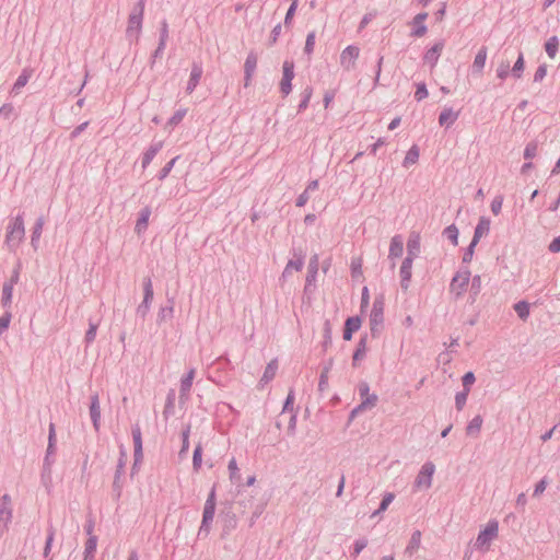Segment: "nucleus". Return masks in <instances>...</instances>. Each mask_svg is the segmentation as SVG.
Wrapping results in <instances>:
<instances>
[{"instance_id":"obj_1","label":"nucleus","mask_w":560,"mask_h":560,"mask_svg":"<svg viewBox=\"0 0 560 560\" xmlns=\"http://www.w3.org/2000/svg\"><path fill=\"white\" fill-rule=\"evenodd\" d=\"M24 236V218L23 214H18L7 225L5 244L11 250H15L23 242Z\"/></svg>"},{"instance_id":"obj_2","label":"nucleus","mask_w":560,"mask_h":560,"mask_svg":"<svg viewBox=\"0 0 560 560\" xmlns=\"http://www.w3.org/2000/svg\"><path fill=\"white\" fill-rule=\"evenodd\" d=\"M499 523L495 520L489 521L486 526L479 532L475 547L480 551H488L490 544L498 537Z\"/></svg>"},{"instance_id":"obj_3","label":"nucleus","mask_w":560,"mask_h":560,"mask_svg":"<svg viewBox=\"0 0 560 560\" xmlns=\"http://www.w3.org/2000/svg\"><path fill=\"white\" fill-rule=\"evenodd\" d=\"M144 1L140 0L137 7L129 13L126 34L128 37H138L142 30Z\"/></svg>"},{"instance_id":"obj_4","label":"nucleus","mask_w":560,"mask_h":560,"mask_svg":"<svg viewBox=\"0 0 560 560\" xmlns=\"http://www.w3.org/2000/svg\"><path fill=\"white\" fill-rule=\"evenodd\" d=\"M471 273L468 268L459 269L450 283V292L456 298L462 296L468 289Z\"/></svg>"},{"instance_id":"obj_5","label":"nucleus","mask_w":560,"mask_h":560,"mask_svg":"<svg viewBox=\"0 0 560 560\" xmlns=\"http://www.w3.org/2000/svg\"><path fill=\"white\" fill-rule=\"evenodd\" d=\"M12 498L10 494L4 493L0 497V538L9 529V525L12 522Z\"/></svg>"},{"instance_id":"obj_6","label":"nucleus","mask_w":560,"mask_h":560,"mask_svg":"<svg viewBox=\"0 0 560 560\" xmlns=\"http://www.w3.org/2000/svg\"><path fill=\"white\" fill-rule=\"evenodd\" d=\"M215 505H217V498H215V488H212L203 506V513H202V522L199 529V534L205 532L206 534L209 533L210 525L214 518L215 513Z\"/></svg>"},{"instance_id":"obj_7","label":"nucleus","mask_w":560,"mask_h":560,"mask_svg":"<svg viewBox=\"0 0 560 560\" xmlns=\"http://www.w3.org/2000/svg\"><path fill=\"white\" fill-rule=\"evenodd\" d=\"M434 471L435 466L432 462L424 463L416 477L415 487L417 489H429L432 486Z\"/></svg>"},{"instance_id":"obj_8","label":"nucleus","mask_w":560,"mask_h":560,"mask_svg":"<svg viewBox=\"0 0 560 560\" xmlns=\"http://www.w3.org/2000/svg\"><path fill=\"white\" fill-rule=\"evenodd\" d=\"M294 75V62L292 60H284L282 65V79L280 81V91L283 96H288L292 92Z\"/></svg>"},{"instance_id":"obj_9","label":"nucleus","mask_w":560,"mask_h":560,"mask_svg":"<svg viewBox=\"0 0 560 560\" xmlns=\"http://www.w3.org/2000/svg\"><path fill=\"white\" fill-rule=\"evenodd\" d=\"M359 394L361 396V404L352 411V415L374 407L377 401V396L370 393V387L366 383L359 385Z\"/></svg>"},{"instance_id":"obj_10","label":"nucleus","mask_w":560,"mask_h":560,"mask_svg":"<svg viewBox=\"0 0 560 560\" xmlns=\"http://www.w3.org/2000/svg\"><path fill=\"white\" fill-rule=\"evenodd\" d=\"M444 49V40H438L428 47L423 54V63L428 65L431 70L435 68Z\"/></svg>"},{"instance_id":"obj_11","label":"nucleus","mask_w":560,"mask_h":560,"mask_svg":"<svg viewBox=\"0 0 560 560\" xmlns=\"http://www.w3.org/2000/svg\"><path fill=\"white\" fill-rule=\"evenodd\" d=\"M384 320V302L375 300L370 313V327L372 334H375L382 326Z\"/></svg>"},{"instance_id":"obj_12","label":"nucleus","mask_w":560,"mask_h":560,"mask_svg":"<svg viewBox=\"0 0 560 560\" xmlns=\"http://www.w3.org/2000/svg\"><path fill=\"white\" fill-rule=\"evenodd\" d=\"M415 259L405 257L399 268L400 287L404 291H408L412 277V265Z\"/></svg>"},{"instance_id":"obj_13","label":"nucleus","mask_w":560,"mask_h":560,"mask_svg":"<svg viewBox=\"0 0 560 560\" xmlns=\"http://www.w3.org/2000/svg\"><path fill=\"white\" fill-rule=\"evenodd\" d=\"M359 54H360V50L357 46H354V45L347 46L341 51V55H340L341 66L345 67L346 69H350L351 67H353L355 60L359 57Z\"/></svg>"},{"instance_id":"obj_14","label":"nucleus","mask_w":560,"mask_h":560,"mask_svg":"<svg viewBox=\"0 0 560 560\" xmlns=\"http://www.w3.org/2000/svg\"><path fill=\"white\" fill-rule=\"evenodd\" d=\"M257 68V55L254 51H250L244 63V73H245V82L244 85L247 88L250 85L253 77L255 74Z\"/></svg>"},{"instance_id":"obj_15","label":"nucleus","mask_w":560,"mask_h":560,"mask_svg":"<svg viewBox=\"0 0 560 560\" xmlns=\"http://www.w3.org/2000/svg\"><path fill=\"white\" fill-rule=\"evenodd\" d=\"M404 253V238L401 235L396 234L390 238L388 248V259L395 260Z\"/></svg>"},{"instance_id":"obj_16","label":"nucleus","mask_w":560,"mask_h":560,"mask_svg":"<svg viewBox=\"0 0 560 560\" xmlns=\"http://www.w3.org/2000/svg\"><path fill=\"white\" fill-rule=\"evenodd\" d=\"M428 18V13H419L417 14L412 22H411V25H412V31H411V36L413 37H422L427 34V26L424 24L425 20Z\"/></svg>"},{"instance_id":"obj_17","label":"nucleus","mask_w":560,"mask_h":560,"mask_svg":"<svg viewBox=\"0 0 560 560\" xmlns=\"http://www.w3.org/2000/svg\"><path fill=\"white\" fill-rule=\"evenodd\" d=\"M421 249V238L418 233H411L407 241V256L408 258L416 259Z\"/></svg>"},{"instance_id":"obj_18","label":"nucleus","mask_w":560,"mask_h":560,"mask_svg":"<svg viewBox=\"0 0 560 560\" xmlns=\"http://www.w3.org/2000/svg\"><path fill=\"white\" fill-rule=\"evenodd\" d=\"M195 375L196 370L192 368L189 369V371L182 377L179 388L182 399H187L189 397Z\"/></svg>"},{"instance_id":"obj_19","label":"nucleus","mask_w":560,"mask_h":560,"mask_svg":"<svg viewBox=\"0 0 560 560\" xmlns=\"http://www.w3.org/2000/svg\"><path fill=\"white\" fill-rule=\"evenodd\" d=\"M150 217H151V209L149 207H144L140 210L138 219L136 221V225H135V232L138 235H141L147 231Z\"/></svg>"},{"instance_id":"obj_20","label":"nucleus","mask_w":560,"mask_h":560,"mask_svg":"<svg viewBox=\"0 0 560 560\" xmlns=\"http://www.w3.org/2000/svg\"><path fill=\"white\" fill-rule=\"evenodd\" d=\"M132 440L135 446V464L141 463L143 458L142 435L139 425L132 428Z\"/></svg>"},{"instance_id":"obj_21","label":"nucleus","mask_w":560,"mask_h":560,"mask_svg":"<svg viewBox=\"0 0 560 560\" xmlns=\"http://www.w3.org/2000/svg\"><path fill=\"white\" fill-rule=\"evenodd\" d=\"M490 219L487 217H480L474 232V237L471 241L475 243H478L480 238L485 235H487L490 231Z\"/></svg>"},{"instance_id":"obj_22","label":"nucleus","mask_w":560,"mask_h":560,"mask_svg":"<svg viewBox=\"0 0 560 560\" xmlns=\"http://www.w3.org/2000/svg\"><path fill=\"white\" fill-rule=\"evenodd\" d=\"M458 118V113L454 112L451 107H445L439 116V124L442 127H451Z\"/></svg>"},{"instance_id":"obj_23","label":"nucleus","mask_w":560,"mask_h":560,"mask_svg":"<svg viewBox=\"0 0 560 560\" xmlns=\"http://www.w3.org/2000/svg\"><path fill=\"white\" fill-rule=\"evenodd\" d=\"M90 416H91L94 429L96 431H98L100 420H101V408H100V400L96 395L91 398Z\"/></svg>"},{"instance_id":"obj_24","label":"nucleus","mask_w":560,"mask_h":560,"mask_svg":"<svg viewBox=\"0 0 560 560\" xmlns=\"http://www.w3.org/2000/svg\"><path fill=\"white\" fill-rule=\"evenodd\" d=\"M488 51L486 47H481L476 54L472 62V71L481 73L487 62Z\"/></svg>"},{"instance_id":"obj_25","label":"nucleus","mask_w":560,"mask_h":560,"mask_svg":"<svg viewBox=\"0 0 560 560\" xmlns=\"http://www.w3.org/2000/svg\"><path fill=\"white\" fill-rule=\"evenodd\" d=\"M97 548V537L95 535H91L84 545V555L83 560H94L95 552Z\"/></svg>"},{"instance_id":"obj_26","label":"nucleus","mask_w":560,"mask_h":560,"mask_svg":"<svg viewBox=\"0 0 560 560\" xmlns=\"http://www.w3.org/2000/svg\"><path fill=\"white\" fill-rule=\"evenodd\" d=\"M201 75H202V68L200 66H198V65H195L191 68L190 78H189L188 83H187V92L188 93H192L194 92V90L199 84Z\"/></svg>"},{"instance_id":"obj_27","label":"nucleus","mask_w":560,"mask_h":560,"mask_svg":"<svg viewBox=\"0 0 560 560\" xmlns=\"http://www.w3.org/2000/svg\"><path fill=\"white\" fill-rule=\"evenodd\" d=\"M277 371H278V360L273 359L267 364V366L264 371V374L260 378V383L268 384L269 382H271L275 378Z\"/></svg>"},{"instance_id":"obj_28","label":"nucleus","mask_w":560,"mask_h":560,"mask_svg":"<svg viewBox=\"0 0 560 560\" xmlns=\"http://www.w3.org/2000/svg\"><path fill=\"white\" fill-rule=\"evenodd\" d=\"M303 266H304L303 257L300 256L296 259H290L284 267L282 277L288 278L289 276H291V273L293 271H301L303 269Z\"/></svg>"},{"instance_id":"obj_29","label":"nucleus","mask_w":560,"mask_h":560,"mask_svg":"<svg viewBox=\"0 0 560 560\" xmlns=\"http://www.w3.org/2000/svg\"><path fill=\"white\" fill-rule=\"evenodd\" d=\"M420 545H421V532L415 530L411 534V537H410L409 542L405 549V552L408 553L409 556H412L413 553H416L418 551V549L420 548Z\"/></svg>"},{"instance_id":"obj_30","label":"nucleus","mask_w":560,"mask_h":560,"mask_svg":"<svg viewBox=\"0 0 560 560\" xmlns=\"http://www.w3.org/2000/svg\"><path fill=\"white\" fill-rule=\"evenodd\" d=\"M31 75L32 71L30 69H23L12 86V93L18 94L27 84Z\"/></svg>"},{"instance_id":"obj_31","label":"nucleus","mask_w":560,"mask_h":560,"mask_svg":"<svg viewBox=\"0 0 560 560\" xmlns=\"http://www.w3.org/2000/svg\"><path fill=\"white\" fill-rule=\"evenodd\" d=\"M524 70H525L524 54L522 51H520L516 61L514 62L513 67L511 68V75L515 80H518L523 77Z\"/></svg>"},{"instance_id":"obj_32","label":"nucleus","mask_w":560,"mask_h":560,"mask_svg":"<svg viewBox=\"0 0 560 560\" xmlns=\"http://www.w3.org/2000/svg\"><path fill=\"white\" fill-rule=\"evenodd\" d=\"M511 74L509 60H501L495 68L497 79L503 83Z\"/></svg>"},{"instance_id":"obj_33","label":"nucleus","mask_w":560,"mask_h":560,"mask_svg":"<svg viewBox=\"0 0 560 560\" xmlns=\"http://www.w3.org/2000/svg\"><path fill=\"white\" fill-rule=\"evenodd\" d=\"M420 151L418 145L413 144L406 153L402 165L408 168L411 165L416 164L419 160Z\"/></svg>"},{"instance_id":"obj_34","label":"nucleus","mask_w":560,"mask_h":560,"mask_svg":"<svg viewBox=\"0 0 560 560\" xmlns=\"http://www.w3.org/2000/svg\"><path fill=\"white\" fill-rule=\"evenodd\" d=\"M43 228H44V219L39 218L36 220L35 224H34V228L32 231V236H31V244L35 249L37 248L38 242L40 240V236L43 233Z\"/></svg>"},{"instance_id":"obj_35","label":"nucleus","mask_w":560,"mask_h":560,"mask_svg":"<svg viewBox=\"0 0 560 560\" xmlns=\"http://www.w3.org/2000/svg\"><path fill=\"white\" fill-rule=\"evenodd\" d=\"M161 147H162L161 144L152 145L143 153V156H142V167L143 168H147L151 164V162L153 161V159L160 151Z\"/></svg>"},{"instance_id":"obj_36","label":"nucleus","mask_w":560,"mask_h":560,"mask_svg":"<svg viewBox=\"0 0 560 560\" xmlns=\"http://www.w3.org/2000/svg\"><path fill=\"white\" fill-rule=\"evenodd\" d=\"M13 290H14V287H12V283L3 284L1 302L4 307H10V305L12 303Z\"/></svg>"},{"instance_id":"obj_37","label":"nucleus","mask_w":560,"mask_h":560,"mask_svg":"<svg viewBox=\"0 0 560 560\" xmlns=\"http://www.w3.org/2000/svg\"><path fill=\"white\" fill-rule=\"evenodd\" d=\"M229 478L231 482L236 483L241 478L240 468L237 466L236 459L233 457L230 459L228 464Z\"/></svg>"},{"instance_id":"obj_38","label":"nucleus","mask_w":560,"mask_h":560,"mask_svg":"<svg viewBox=\"0 0 560 560\" xmlns=\"http://www.w3.org/2000/svg\"><path fill=\"white\" fill-rule=\"evenodd\" d=\"M559 40L557 36H551L545 44V50L549 58L553 59L558 52Z\"/></svg>"},{"instance_id":"obj_39","label":"nucleus","mask_w":560,"mask_h":560,"mask_svg":"<svg viewBox=\"0 0 560 560\" xmlns=\"http://www.w3.org/2000/svg\"><path fill=\"white\" fill-rule=\"evenodd\" d=\"M187 114V109L186 108H180V109H177L173 116L167 120L166 122V128L170 127L171 129H173L174 127H176L177 125H179L183 119L185 118Z\"/></svg>"},{"instance_id":"obj_40","label":"nucleus","mask_w":560,"mask_h":560,"mask_svg":"<svg viewBox=\"0 0 560 560\" xmlns=\"http://www.w3.org/2000/svg\"><path fill=\"white\" fill-rule=\"evenodd\" d=\"M514 311L518 315V317L523 320H526L529 316L530 306L526 301H520L514 305Z\"/></svg>"},{"instance_id":"obj_41","label":"nucleus","mask_w":560,"mask_h":560,"mask_svg":"<svg viewBox=\"0 0 560 560\" xmlns=\"http://www.w3.org/2000/svg\"><path fill=\"white\" fill-rule=\"evenodd\" d=\"M365 353H366V340H365V338H362L359 341L357 349L353 353V365H357V363L365 357Z\"/></svg>"},{"instance_id":"obj_42","label":"nucleus","mask_w":560,"mask_h":560,"mask_svg":"<svg viewBox=\"0 0 560 560\" xmlns=\"http://www.w3.org/2000/svg\"><path fill=\"white\" fill-rule=\"evenodd\" d=\"M98 325L96 323H89V329L85 332L84 336V342L86 346H90L96 338Z\"/></svg>"},{"instance_id":"obj_43","label":"nucleus","mask_w":560,"mask_h":560,"mask_svg":"<svg viewBox=\"0 0 560 560\" xmlns=\"http://www.w3.org/2000/svg\"><path fill=\"white\" fill-rule=\"evenodd\" d=\"M537 152L538 143L536 141H530L524 149V159L530 161L537 155Z\"/></svg>"},{"instance_id":"obj_44","label":"nucleus","mask_w":560,"mask_h":560,"mask_svg":"<svg viewBox=\"0 0 560 560\" xmlns=\"http://www.w3.org/2000/svg\"><path fill=\"white\" fill-rule=\"evenodd\" d=\"M444 235L450 240V242L456 246L458 244V229L451 224L444 230Z\"/></svg>"},{"instance_id":"obj_45","label":"nucleus","mask_w":560,"mask_h":560,"mask_svg":"<svg viewBox=\"0 0 560 560\" xmlns=\"http://www.w3.org/2000/svg\"><path fill=\"white\" fill-rule=\"evenodd\" d=\"M202 465V447L198 444L192 455V467L195 471H199Z\"/></svg>"},{"instance_id":"obj_46","label":"nucleus","mask_w":560,"mask_h":560,"mask_svg":"<svg viewBox=\"0 0 560 560\" xmlns=\"http://www.w3.org/2000/svg\"><path fill=\"white\" fill-rule=\"evenodd\" d=\"M315 43H316L315 32H310L306 36L305 46H304V52L307 56H311L314 52Z\"/></svg>"},{"instance_id":"obj_47","label":"nucleus","mask_w":560,"mask_h":560,"mask_svg":"<svg viewBox=\"0 0 560 560\" xmlns=\"http://www.w3.org/2000/svg\"><path fill=\"white\" fill-rule=\"evenodd\" d=\"M312 94H313L312 88H306L304 90V92L302 93V100L298 106L299 112H304L308 107Z\"/></svg>"},{"instance_id":"obj_48","label":"nucleus","mask_w":560,"mask_h":560,"mask_svg":"<svg viewBox=\"0 0 560 560\" xmlns=\"http://www.w3.org/2000/svg\"><path fill=\"white\" fill-rule=\"evenodd\" d=\"M394 499H395L394 493H390V492L385 493L382 499L378 510L373 513V516L378 513L385 512L387 510V508L389 506V504L394 501Z\"/></svg>"},{"instance_id":"obj_49","label":"nucleus","mask_w":560,"mask_h":560,"mask_svg":"<svg viewBox=\"0 0 560 560\" xmlns=\"http://www.w3.org/2000/svg\"><path fill=\"white\" fill-rule=\"evenodd\" d=\"M481 425H482L481 417L480 416H476L468 423V425H467V433L468 434L478 433L480 431V429H481Z\"/></svg>"},{"instance_id":"obj_50","label":"nucleus","mask_w":560,"mask_h":560,"mask_svg":"<svg viewBox=\"0 0 560 560\" xmlns=\"http://www.w3.org/2000/svg\"><path fill=\"white\" fill-rule=\"evenodd\" d=\"M470 292L472 295V301H475L476 296L480 293L481 290V278L480 276H475L470 278Z\"/></svg>"},{"instance_id":"obj_51","label":"nucleus","mask_w":560,"mask_h":560,"mask_svg":"<svg viewBox=\"0 0 560 560\" xmlns=\"http://www.w3.org/2000/svg\"><path fill=\"white\" fill-rule=\"evenodd\" d=\"M152 300H153L152 282L150 279H148L144 284V298H143V304L145 305V307L150 306Z\"/></svg>"},{"instance_id":"obj_52","label":"nucleus","mask_w":560,"mask_h":560,"mask_svg":"<svg viewBox=\"0 0 560 560\" xmlns=\"http://www.w3.org/2000/svg\"><path fill=\"white\" fill-rule=\"evenodd\" d=\"M361 325H362V320L359 316L349 317L345 323V327L348 328L349 330H351L352 332L358 331L360 329Z\"/></svg>"},{"instance_id":"obj_53","label":"nucleus","mask_w":560,"mask_h":560,"mask_svg":"<svg viewBox=\"0 0 560 560\" xmlns=\"http://www.w3.org/2000/svg\"><path fill=\"white\" fill-rule=\"evenodd\" d=\"M502 206H503V196L502 195H498L495 196L491 203H490V209H491V212L494 214V215H499L501 213V210H502Z\"/></svg>"},{"instance_id":"obj_54","label":"nucleus","mask_w":560,"mask_h":560,"mask_svg":"<svg viewBox=\"0 0 560 560\" xmlns=\"http://www.w3.org/2000/svg\"><path fill=\"white\" fill-rule=\"evenodd\" d=\"M469 395V392L463 390L456 394L455 396V405L457 410H462L464 406L466 405L467 397Z\"/></svg>"},{"instance_id":"obj_55","label":"nucleus","mask_w":560,"mask_h":560,"mask_svg":"<svg viewBox=\"0 0 560 560\" xmlns=\"http://www.w3.org/2000/svg\"><path fill=\"white\" fill-rule=\"evenodd\" d=\"M463 387L464 389L463 390H467L470 393V388L471 386L474 385L475 381H476V377H475V374L472 372H467L463 378Z\"/></svg>"},{"instance_id":"obj_56","label":"nucleus","mask_w":560,"mask_h":560,"mask_svg":"<svg viewBox=\"0 0 560 560\" xmlns=\"http://www.w3.org/2000/svg\"><path fill=\"white\" fill-rule=\"evenodd\" d=\"M428 95H429V93H428V89H427L425 84L424 83H418L417 84V90L415 92V98L418 102H420V101L427 98Z\"/></svg>"},{"instance_id":"obj_57","label":"nucleus","mask_w":560,"mask_h":560,"mask_svg":"<svg viewBox=\"0 0 560 560\" xmlns=\"http://www.w3.org/2000/svg\"><path fill=\"white\" fill-rule=\"evenodd\" d=\"M368 540L364 538L357 539L353 544L352 556L357 558L361 551L366 547Z\"/></svg>"},{"instance_id":"obj_58","label":"nucleus","mask_w":560,"mask_h":560,"mask_svg":"<svg viewBox=\"0 0 560 560\" xmlns=\"http://www.w3.org/2000/svg\"><path fill=\"white\" fill-rule=\"evenodd\" d=\"M54 538H55V533L51 529L48 532L47 539H46L45 547H44V557L45 558H50L49 555H50V551L52 548Z\"/></svg>"},{"instance_id":"obj_59","label":"nucleus","mask_w":560,"mask_h":560,"mask_svg":"<svg viewBox=\"0 0 560 560\" xmlns=\"http://www.w3.org/2000/svg\"><path fill=\"white\" fill-rule=\"evenodd\" d=\"M11 317H12V315L10 312H5L0 317V335H2L4 331L8 330L10 323H11Z\"/></svg>"},{"instance_id":"obj_60","label":"nucleus","mask_w":560,"mask_h":560,"mask_svg":"<svg viewBox=\"0 0 560 560\" xmlns=\"http://www.w3.org/2000/svg\"><path fill=\"white\" fill-rule=\"evenodd\" d=\"M298 7H299V3L291 2L290 8L288 9L285 18H284V24L287 26H290L292 24V21L295 15Z\"/></svg>"},{"instance_id":"obj_61","label":"nucleus","mask_w":560,"mask_h":560,"mask_svg":"<svg viewBox=\"0 0 560 560\" xmlns=\"http://www.w3.org/2000/svg\"><path fill=\"white\" fill-rule=\"evenodd\" d=\"M294 400H295L294 390L290 389L289 393H288V396L285 398L282 411L283 412L292 411L293 410Z\"/></svg>"},{"instance_id":"obj_62","label":"nucleus","mask_w":560,"mask_h":560,"mask_svg":"<svg viewBox=\"0 0 560 560\" xmlns=\"http://www.w3.org/2000/svg\"><path fill=\"white\" fill-rule=\"evenodd\" d=\"M167 37H168V27H167V24L164 22L162 31H161V37H160V43H159V50H164V48L166 46Z\"/></svg>"},{"instance_id":"obj_63","label":"nucleus","mask_w":560,"mask_h":560,"mask_svg":"<svg viewBox=\"0 0 560 560\" xmlns=\"http://www.w3.org/2000/svg\"><path fill=\"white\" fill-rule=\"evenodd\" d=\"M547 75V66L544 63V65H540L535 73H534V81L535 82H541L545 77Z\"/></svg>"},{"instance_id":"obj_64","label":"nucleus","mask_w":560,"mask_h":560,"mask_svg":"<svg viewBox=\"0 0 560 560\" xmlns=\"http://www.w3.org/2000/svg\"><path fill=\"white\" fill-rule=\"evenodd\" d=\"M177 158H174L172 159L160 172V179H164L165 177L168 176V174L171 173V171L173 170L174 165H175V162H176Z\"/></svg>"}]
</instances>
